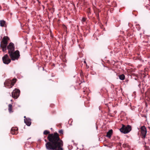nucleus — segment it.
Returning <instances> with one entry per match:
<instances>
[{
	"mask_svg": "<svg viewBox=\"0 0 150 150\" xmlns=\"http://www.w3.org/2000/svg\"><path fill=\"white\" fill-rule=\"evenodd\" d=\"M47 139L50 142H47L45 144L47 149L63 150V142L60 139L57 133L49 134Z\"/></svg>",
	"mask_w": 150,
	"mask_h": 150,
	"instance_id": "f257e3e1",
	"label": "nucleus"
},
{
	"mask_svg": "<svg viewBox=\"0 0 150 150\" xmlns=\"http://www.w3.org/2000/svg\"><path fill=\"white\" fill-rule=\"evenodd\" d=\"M2 60L4 63L6 64H8L11 61V59L9 58L8 55L5 54L3 57Z\"/></svg>",
	"mask_w": 150,
	"mask_h": 150,
	"instance_id": "0eeeda50",
	"label": "nucleus"
},
{
	"mask_svg": "<svg viewBox=\"0 0 150 150\" xmlns=\"http://www.w3.org/2000/svg\"><path fill=\"white\" fill-rule=\"evenodd\" d=\"M18 129L17 127H14L12 128L11 133L13 134H16L18 133Z\"/></svg>",
	"mask_w": 150,
	"mask_h": 150,
	"instance_id": "9d476101",
	"label": "nucleus"
},
{
	"mask_svg": "<svg viewBox=\"0 0 150 150\" xmlns=\"http://www.w3.org/2000/svg\"><path fill=\"white\" fill-rule=\"evenodd\" d=\"M59 132L60 134H63V130H59Z\"/></svg>",
	"mask_w": 150,
	"mask_h": 150,
	"instance_id": "f3484780",
	"label": "nucleus"
},
{
	"mask_svg": "<svg viewBox=\"0 0 150 150\" xmlns=\"http://www.w3.org/2000/svg\"><path fill=\"white\" fill-rule=\"evenodd\" d=\"M141 129L142 134L143 136V138H145L147 132L146 129L144 126L141 127Z\"/></svg>",
	"mask_w": 150,
	"mask_h": 150,
	"instance_id": "1a4fd4ad",
	"label": "nucleus"
},
{
	"mask_svg": "<svg viewBox=\"0 0 150 150\" xmlns=\"http://www.w3.org/2000/svg\"><path fill=\"white\" fill-rule=\"evenodd\" d=\"M9 40L8 37L6 36L4 37L3 38L1 42L0 47L2 48L3 52L6 51L8 41Z\"/></svg>",
	"mask_w": 150,
	"mask_h": 150,
	"instance_id": "f03ea898",
	"label": "nucleus"
},
{
	"mask_svg": "<svg viewBox=\"0 0 150 150\" xmlns=\"http://www.w3.org/2000/svg\"><path fill=\"white\" fill-rule=\"evenodd\" d=\"M131 129V126L127 125L126 126L123 125L122 127L120 129V131L122 132L124 134H126L129 132Z\"/></svg>",
	"mask_w": 150,
	"mask_h": 150,
	"instance_id": "20e7f679",
	"label": "nucleus"
},
{
	"mask_svg": "<svg viewBox=\"0 0 150 150\" xmlns=\"http://www.w3.org/2000/svg\"><path fill=\"white\" fill-rule=\"evenodd\" d=\"M24 120L25 123L28 126L30 125L31 124V122L30 121V119H25Z\"/></svg>",
	"mask_w": 150,
	"mask_h": 150,
	"instance_id": "9b49d317",
	"label": "nucleus"
},
{
	"mask_svg": "<svg viewBox=\"0 0 150 150\" xmlns=\"http://www.w3.org/2000/svg\"><path fill=\"white\" fill-rule=\"evenodd\" d=\"M20 92V91L19 90L15 89L12 93V97L15 99L17 98L19 96Z\"/></svg>",
	"mask_w": 150,
	"mask_h": 150,
	"instance_id": "423d86ee",
	"label": "nucleus"
},
{
	"mask_svg": "<svg viewBox=\"0 0 150 150\" xmlns=\"http://www.w3.org/2000/svg\"><path fill=\"white\" fill-rule=\"evenodd\" d=\"M10 57L13 60H14L17 59L19 57V52L18 51L16 50L15 52H13L9 54Z\"/></svg>",
	"mask_w": 150,
	"mask_h": 150,
	"instance_id": "39448f33",
	"label": "nucleus"
},
{
	"mask_svg": "<svg viewBox=\"0 0 150 150\" xmlns=\"http://www.w3.org/2000/svg\"><path fill=\"white\" fill-rule=\"evenodd\" d=\"M7 49L8 50V53L9 54L13 52L14 50V44L12 42L10 43L7 46Z\"/></svg>",
	"mask_w": 150,
	"mask_h": 150,
	"instance_id": "6e6552de",
	"label": "nucleus"
},
{
	"mask_svg": "<svg viewBox=\"0 0 150 150\" xmlns=\"http://www.w3.org/2000/svg\"><path fill=\"white\" fill-rule=\"evenodd\" d=\"M0 26L1 27H6V22L4 20H1L0 21Z\"/></svg>",
	"mask_w": 150,
	"mask_h": 150,
	"instance_id": "ddd939ff",
	"label": "nucleus"
},
{
	"mask_svg": "<svg viewBox=\"0 0 150 150\" xmlns=\"http://www.w3.org/2000/svg\"><path fill=\"white\" fill-rule=\"evenodd\" d=\"M43 133L44 134L47 135L49 134L50 132L47 130H45L44 132Z\"/></svg>",
	"mask_w": 150,
	"mask_h": 150,
	"instance_id": "dca6fc26",
	"label": "nucleus"
},
{
	"mask_svg": "<svg viewBox=\"0 0 150 150\" xmlns=\"http://www.w3.org/2000/svg\"><path fill=\"white\" fill-rule=\"evenodd\" d=\"M24 118H25L26 117H25V116H24Z\"/></svg>",
	"mask_w": 150,
	"mask_h": 150,
	"instance_id": "aec40b11",
	"label": "nucleus"
},
{
	"mask_svg": "<svg viewBox=\"0 0 150 150\" xmlns=\"http://www.w3.org/2000/svg\"><path fill=\"white\" fill-rule=\"evenodd\" d=\"M16 81V79H13L12 81L9 79H7L4 83V86L8 88H11L14 85Z\"/></svg>",
	"mask_w": 150,
	"mask_h": 150,
	"instance_id": "7ed1b4c3",
	"label": "nucleus"
},
{
	"mask_svg": "<svg viewBox=\"0 0 150 150\" xmlns=\"http://www.w3.org/2000/svg\"><path fill=\"white\" fill-rule=\"evenodd\" d=\"M85 21V19L84 18H83L82 20V21L83 22H84Z\"/></svg>",
	"mask_w": 150,
	"mask_h": 150,
	"instance_id": "a211bd4d",
	"label": "nucleus"
},
{
	"mask_svg": "<svg viewBox=\"0 0 150 150\" xmlns=\"http://www.w3.org/2000/svg\"><path fill=\"white\" fill-rule=\"evenodd\" d=\"M120 79L121 80H123L125 79V76L123 74H122L119 76Z\"/></svg>",
	"mask_w": 150,
	"mask_h": 150,
	"instance_id": "2eb2a0df",
	"label": "nucleus"
},
{
	"mask_svg": "<svg viewBox=\"0 0 150 150\" xmlns=\"http://www.w3.org/2000/svg\"><path fill=\"white\" fill-rule=\"evenodd\" d=\"M8 111L9 112L11 113V112H12L13 111H12V105L11 104H9L8 105Z\"/></svg>",
	"mask_w": 150,
	"mask_h": 150,
	"instance_id": "4468645a",
	"label": "nucleus"
},
{
	"mask_svg": "<svg viewBox=\"0 0 150 150\" xmlns=\"http://www.w3.org/2000/svg\"><path fill=\"white\" fill-rule=\"evenodd\" d=\"M84 63H86V61H84Z\"/></svg>",
	"mask_w": 150,
	"mask_h": 150,
	"instance_id": "6ab92c4d",
	"label": "nucleus"
},
{
	"mask_svg": "<svg viewBox=\"0 0 150 150\" xmlns=\"http://www.w3.org/2000/svg\"><path fill=\"white\" fill-rule=\"evenodd\" d=\"M112 134V130L110 129L107 132L106 137L108 138H110Z\"/></svg>",
	"mask_w": 150,
	"mask_h": 150,
	"instance_id": "f8f14e48",
	"label": "nucleus"
}]
</instances>
